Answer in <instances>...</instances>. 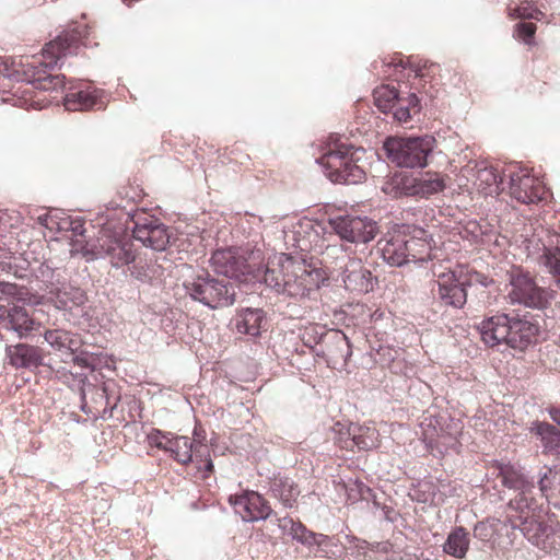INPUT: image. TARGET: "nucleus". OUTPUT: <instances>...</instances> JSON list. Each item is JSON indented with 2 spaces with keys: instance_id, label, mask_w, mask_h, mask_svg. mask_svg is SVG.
Returning a JSON list of instances; mask_svg holds the SVG:
<instances>
[{
  "instance_id": "f257e3e1",
  "label": "nucleus",
  "mask_w": 560,
  "mask_h": 560,
  "mask_svg": "<svg viewBox=\"0 0 560 560\" xmlns=\"http://www.w3.org/2000/svg\"><path fill=\"white\" fill-rule=\"evenodd\" d=\"M82 44L81 33L77 30L63 32L55 39L45 45L40 56L26 57L25 61L21 59V70L23 81H27L35 88L42 90H54L63 84V78L60 75H51L47 70L58 63V61L67 55L75 54Z\"/></svg>"
},
{
  "instance_id": "f03ea898",
  "label": "nucleus",
  "mask_w": 560,
  "mask_h": 560,
  "mask_svg": "<svg viewBox=\"0 0 560 560\" xmlns=\"http://www.w3.org/2000/svg\"><path fill=\"white\" fill-rule=\"evenodd\" d=\"M262 280L275 292L299 299L318 289L323 276L319 269L308 268L304 261L281 253L268 259Z\"/></svg>"
},
{
  "instance_id": "7ed1b4c3",
  "label": "nucleus",
  "mask_w": 560,
  "mask_h": 560,
  "mask_svg": "<svg viewBox=\"0 0 560 560\" xmlns=\"http://www.w3.org/2000/svg\"><path fill=\"white\" fill-rule=\"evenodd\" d=\"M478 329L488 346L505 343L520 351H524L533 345L539 331V327L532 316L505 313H499L482 320Z\"/></svg>"
},
{
  "instance_id": "20e7f679",
  "label": "nucleus",
  "mask_w": 560,
  "mask_h": 560,
  "mask_svg": "<svg viewBox=\"0 0 560 560\" xmlns=\"http://www.w3.org/2000/svg\"><path fill=\"white\" fill-rule=\"evenodd\" d=\"M186 294L202 305L218 310L235 303V284L226 278H218L206 270L184 281Z\"/></svg>"
},
{
  "instance_id": "39448f33",
  "label": "nucleus",
  "mask_w": 560,
  "mask_h": 560,
  "mask_svg": "<svg viewBox=\"0 0 560 560\" xmlns=\"http://www.w3.org/2000/svg\"><path fill=\"white\" fill-rule=\"evenodd\" d=\"M323 153L316 162L329 171L328 177L332 183L354 185L361 183L364 171L353 163V150L359 148L342 142H325Z\"/></svg>"
},
{
  "instance_id": "423d86ee",
  "label": "nucleus",
  "mask_w": 560,
  "mask_h": 560,
  "mask_svg": "<svg viewBox=\"0 0 560 560\" xmlns=\"http://www.w3.org/2000/svg\"><path fill=\"white\" fill-rule=\"evenodd\" d=\"M81 252L88 260L108 259L112 267L117 269L129 266L137 256L130 238L107 230L101 231L95 241L82 246Z\"/></svg>"
},
{
  "instance_id": "0eeeda50",
  "label": "nucleus",
  "mask_w": 560,
  "mask_h": 560,
  "mask_svg": "<svg viewBox=\"0 0 560 560\" xmlns=\"http://www.w3.org/2000/svg\"><path fill=\"white\" fill-rule=\"evenodd\" d=\"M345 248L342 245H329L325 250L326 259L336 258L334 270L339 272V277L345 285V289L364 294L373 291L377 283V278L372 275L371 270L365 267L361 259L342 255L339 259V254H342Z\"/></svg>"
},
{
  "instance_id": "6e6552de",
  "label": "nucleus",
  "mask_w": 560,
  "mask_h": 560,
  "mask_svg": "<svg viewBox=\"0 0 560 560\" xmlns=\"http://www.w3.org/2000/svg\"><path fill=\"white\" fill-rule=\"evenodd\" d=\"M436 280L432 282L431 293L434 300L443 306H450L460 310L467 303L468 289L472 285L474 276L468 272L448 270L446 272L434 273Z\"/></svg>"
},
{
  "instance_id": "1a4fd4ad",
  "label": "nucleus",
  "mask_w": 560,
  "mask_h": 560,
  "mask_svg": "<svg viewBox=\"0 0 560 560\" xmlns=\"http://www.w3.org/2000/svg\"><path fill=\"white\" fill-rule=\"evenodd\" d=\"M328 224L340 240L359 245L368 244L377 234V223L368 217L337 215L328 219Z\"/></svg>"
},
{
  "instance_id": "9d476101",
  "label": "nucleus",
  "mask_w": 560,
  "mask_h": 560,
  "mask_svg": "<svg viewBox=\"0 0 560 560\" xmlns=\"http://www.w3.org/2000/svg\"><path fill=\"white\" fill-rule=\"evenodd\" d=\"M503 175L510 179L509 192L515 200L529 205L544 198L545 189L540 182L518 163H512L503 168Z\"/></svg>"
},
{
  "instance_id": "9b49d317",
  "label": "nucleus",
  "mask_w": 560,
  "mask_h": 560,
  "mask_svg": "<svg viewBox=\"0 0 560 560\" xmlns=\"http://www.w3.org/2000/svg\"><path fill=\"white\" fill-rule=\"evenodd\" d=\"M133 222L132 236L145 247L156 252L165 250L171 241L168 228L159 219L144 212L128 213Z\"/></svg>"
},
{
  "instance_id": "f8f14e48",
  "label": "nucleus",
  "mask_w": 560,
  "mask_h": 560,
  "mask_svg": "<svg viewBox=\"0 0 560 560\" xmlns=\"http://www.w3.org/2000/svg\"><path fill=\"white\" fill-rule=\"evenodd\" d=\"M506 524L512 529H518L524 537L537 548L551 551L556 548V533L551 525L534 515H510Z\"/></svg>"
},
{
  "instance_id": "ddd939ff",
  "label": "nucleus",
  "mask_w": 560,
  "mask_h": 560,
  "mask_svg": "<svg viewBox=\"0 0 560 560\" xmlns=\"http://www.w3.org/2000/svg\"><path fill=\"white\" fill-rule=\"evenodd\" d=\"M511 290L509 298L512 303L523 304L526 307L542 310L547 306L550 293L538 287L528 273L512 272L510 277Z\"/></svg>"
},
{
  "instance_id": "4468645a",
  "label": "nucleus",
  "mask_w": 560,
  "mask_h": 560,
  "mask_svg": "<svg viewBox=\"0 0 560 560\" xmlns=\"http://www.w3.org/2000/svg\"><path fill=\"white\" fill-rule=\"evenodd\" d=\"M383 142L388 159L399 167H423L431 151L429 142Z\"/></svg>"
},
{
  "instance_id": "2eb2a0df",
  "label": "nucleus",
  "mask_w": 560,
  "mask_h": 560,
  "mask_svg": "<svg viewBox=\"0 0 560 560\" xmlns=\"http://www.w3.org/2000/svg\"><path fill=\"white\" fill-rule=\"evenodd\" d=\"M210 264L218 275H222L229 280H242L250 272L246 259L233 248L217 249L210 258Z\"/></svg>"
},
{
  "instance_id": "dca6fc26",
  "label": "nucleus",
  "mask_w": 560,
  "mask_h": 560,
  "mask_svg": "<svg viewBox=\"0 0 560 560\" xmlns=\"http://www.w3.org/2000/svg\"><path fill=\"white\" fill-rule=\"evenodd\" d=\"M230 504L245 522L266 520L271 514L267 501L255 491H245L242 494L230 495Z\"/></svg>"
},
{
  "instance_id": "f3484780",
  "label": "nucleus",
  "mask_w": 560,
  "mask_h": 560,
  "mask_svg": "<svg viewBox=\"0 0 560 560\" xmlns=\"http://www.w3.org/2000/svg\"><path fill=\"white\" fill-rule=\"evenodd\" d=\"M462 173L464 176H474L475 185L487 196L499 195L504 190L503 178L505 176L503 171L499 172L486 162L468 163L462 168Z\"/></svg>"
},
{
  "instance_id": "a211bd4d",
  "label": "nucleus",
  "mask_w": 560,
  "mask_h": 560,
  "mask_svg": "<svg viewBox=\"0 0 560 560\" xmlns=\"http://www.w3.org/2000/svg\"><path fill=\"white\" fill-rule=\"evenodd\" d=\"M318 342L324 346L322 355L326 358L328 363L343 366L352 354L347 335L339 329H331L322 334Z\"/></svg>"
},
{
  "instance_id": "6ab92c4d",
  "label": "nucleus",
  "mask_w": 560,
  "mask_h": 560,
  "mask_svg": "<svg viewBox=\"0 0 560 560\" xmlns=\"http://www.w3.org/2000/svg\"><path fill=\"white\" fill-rule=\"evenodd\" d=\"M5 358L15 369L34 371L43 365V351L36 346L18 343L5 347Z\"/></svg>"
},
{
  "instance_id": "aec40b11",
  "label": "nucleus",
  "mask_w": 560,
  "mask_h": 560,
  "mask_svg": "<svg viewBox=\"0 0 560 560\" xmlns=\"http://www.w3.org/2000/svg\"><path fill=\"white\" fill-rule=\"evenodd\" d=\"M404 234L408 245V258H412L411 261L423 262L432 259V236L424 229L419 226H406Z\"/></svg>"
},
{
  "instance_id": "412c9836",
  "label": "nucleus",
  "mask_w": 560,
  "mask_h": 560,
  "mask_svg": "<svg viewBox=\"0 0 560 560\" xmlns=\"http://www.w3.org/2000/svg\"><path fill=\"white\" fill-rule=\"evenodd\" d=\"M342 448L353 451H371L380 444V434L374 427L351 424V431H346Z\"/></svg>"
},
{
  "instance_id": "4be33fe9",
  "label": "nucleus",
  "mask_w": 560,
  "mask_h": 560,
  "mask_svg": "<svg viewBox=\"0 0 560 560\" xmlns=\"http://www.w3.org/2000/svg\"><path fill=\"white\" fill-rule=\"evenodd\" d=\"M52 302L56 308L60 311H72L74 307H80L88 301L86 293L78 288L66 282H60L58 285L51 287L49 290Z\"/></svg>"
},
{
  "instance_id": "5701e85b",
  "label": "nucleus",
  "mask_w": 560,
  "mask_h": 560,
  "mask_svg": "<svg viewBox=\"0 0 560 560\" xmlns=\"http://www.w3.org/2000/svg\"><path fill=\"white\" fill-rule=\"evenodd\" d=\"M488 472L493 477L500 478L504 487L514 491L529 487V483L533 482L521 468L510 463L493 462L489 466Z\"/></svg>"
},
{
  "instance_id": "b1692460",
  "label": "nucleus",
  "mask_w": 560,
  "mask_h": 560,
  "mask_svg": "<svg viewBox=\"0 0 560 560\" xmlns=\"http://www.w3.org/2000/svg\"><path fill=\"white\" fill-rule=\"evenodd\" d=\"M65 107L67 110H89L101 109L104 107V101L100 91L92 86L67 93L65 97Z\"/></svg>"
},
{
  "instance_id": "393cba45",
  "label": "nucleus",
  "mask_w": 560,
  "mask_h": 560,
  "mask_svg": "<svg viewBox=\"0 0 560 560\" xmlns=\"http://www.w3.org/2000/svg\"><path fill=\"white\" fill-rule=\"evenodd\" d=\"M408 245L405 240L404 230L385 242L381 248L383 259L390 266L401 267L411 262L408 258Z\"/></svg>"
},
{
  "instance_id": "a878e982",
  "label": "nucleus",
  "mask_w": 560,
  "mask_h": 560,
  "mask_svg": "<svg viewBox=\"0 0 560 560\" xmlns=\"http://www.w3.org/2000/svg\"><path fill=\"white\" fill-rule=\"evenodd\" d=\"M266 322L265 312L261 308H243L235 317V328L240 334L257 337Z\"/></svg>"
},
{
  "instance_id": "bb28decb",
  "label": "nucleus",
  "mask_w": 560,
  "mask_h": 560,
  "mask_svg": "<svg viewBox=\"0 0 560 560\" xmlns=\"http://www.w3.org/2000/svg\"><path fill=\"white\" fill-rule=\"evenodd\" d=\"M382 190L394 198L402 196L417 197V177L405 172L395 173L384 183Z\"/></svg>"
},
{
  "instance_id": "cd10ccee",
  "label": "nucleus",
  "mask_w": 560,
  "mask_h": 560,
  "mask_svg": "<svg viewBox=\"0 0 560 560\" xmlns=\"http://www.w3.org/2000/svg\"><path fill=\"white\" fill-rule=\"evenodd\" d=\"M278 526L283 533L306 546L320 545L325 538L324 535L308 530L302 523L295 522L291 517L278 518Z\"/></svg>"
},
{
  "instance_id": "c85d7f7f",
  "label": "nucleus",
  "mask_w": 560,
  "mask_h": 560,
  "mask_svg": "<svg viewBox=\"0 0 560 560\" xmlns=\"http://www.w3.org/2000/svg\"><path fill=\"white\" fill-rule=\"evenodd\" d=\"M470 538L468 530L463 526L453 528L443 544V551L456 559H464L469 550Z\"/></svg>"
},
{
  "instance_id": "c756f323",
  "label": "nucleus",
  "mask_w": 560,
  "mask_h": 560,
  "mask_svg": "<svg viewBox=\"0 0 560 560\" xmlns=\"http://www.w3.org/2000/svg\"><path fill=\"white\" fill-rule=\"evenodd\" d=\"M43 337L55 351L72 355L78 349V341L73 334L68 330L46 329Z\"/></svg>"
},
{
  "instance_id": "7c9ffc66",
  "label": "nucleus",
  "mask_w": 560,
  "mask_h": 560,
  "mask_svg": "<svg viewBox=\"0 0 560 560\" xmlns=\"http://www.w3.org/2000/svg\"><path fill=\"white\" fill-rule=\"evenodd\" d=\"M530 432L539 436L545 452L560 454V429L548 422L535 421Z\"/></svg>"
},
{
  "instance_id": "2f4dec72",
  "label": "nucleus",
  "mask_w": 560,
  "mask_h": 560,
  "mask_svg": "<svg viewBox=\"0 0 560 560\" xmlns=\"http://www.w3.org/2000/svg\"><path fill=\"white\" fill-rule=\"evenodd\" d=\"M538 483L539 490L548 503L560 509V469H547Z\"/></svg>"
},
{
  "instance_id": "473e14b6",
  "label": "nucleus",
  "mask_w": 560,
  "mask_h": 560,
  "mask_svg": "<svg viewBox=\"0 0 560 560\" xmlns=\"http://www.w3.org/2000/svg\"><path fill=\"white\" fill-rule=\"evenodd\" d=\"M535 489L534 482L529 487L516 490V494L509 501V509L515 511L517 515H534L538 504L533 495Z\"/></svg>"
},
{
  "instance_id": "72a5a7b5",
  "label": "nucleus",
  "mask_w": 560,
  "mask_h": 560,
  "mask_svg": "<svg viewBox=\"0 0 560 560\" xmlns=\"http://www.w3.org/2000/svg\"><path fill=\"white\" fill-rule=\"evenodd\" d=\"M171 455L178 463L184 465L190 463L192 460V455L196 457L199 455V448L194 445V442L190 441L187 436H175L171 441L170 451Z\"/></svg>"
},
{
  "instance_id": "f704fd0d",
  "label": "nucleus",
  "mask_w": 560,
  "mask_h": 560,
  "mask_svg": "<svg viewBox=\"0 0 560 560\" xmlns=\"http://www.w3.org/2000/svg\"><path fill=\"white\" fill-rule=\"evenodd\" d=\"M444 178L436 173H424L417 177V197L429 198L444 190Z\"/></svg>"
},
{
  "instance_id": "c9c22d12",
  "label": "nucleus",
  "mask_w": 560,
  "mask_h": 560,
  "mask_svg": "<svg viewBox=\"0 0 560 560\" xmlns=\"http://www.w3.org/2000/svg\"><path fill=\"white\" fill-rule=\"evenodd\" d=\"M272 495L279 499L284 506H292L300 491L294 482L284 477L275 478L270 486Z\"/></svg>"
},
{
  "instance_id": "e433bc0d",
  "label": "nucleus",
  "mask_w": 560,
  "mask_h": 560,
  "mask_svg": "<svg viewBox=\"0 0 560 560\" xmlns=\"http://www.w3.org/2000/svg\"><path fill=\"white\" fill-rule=\"evenodd\" d=\"M419 109V98L416 93H408L407 97H401L400 92L398 91L397 104L392 110L393 116L397 121H408L411 118V114L418 113Z\"/></svg>"
},
{
  "instance_id": "4c0bfd02",
  "label": "nucleus",
  "mask_w": 560,
  "mask_h": 560,
  "mask_svg": "<svg viewBox=\"0 0 560 560\" xmlns=\"http://www.w3.org/2000/svg\"><path fill=\"white\" fill-rule=\"evenodd\" d=\"M373 97L375 106L381 112H392L397 104L398 90L389 84H384L374 90Z\"/></svg>"
},
{
  "instance_id": "58836bf2",
  "label": "nucleus",
  "mask_w": 560,
  "mask_h": 560,
  "mask_svg": "<svg viewBox=\"0 0 560 560\" xmlns=\"http://www.w3.org/2000/svg\"><path fill=\"white\" fill-rule=\"evenodd\" d=\"M392 63L395 68L393 75H395L397 81L402 79L409 81L411 78L416 80L424 77L423 70L418 66L411 65L409 59L397 57L393 59Z\"/></svg>"
},
{
  "instance_id": "ea45409f",
  "label": "nucleus",
  "mask_w": 560,
  "mask_h": 560,
  "mask_svg": "<svg viewBox=\"0 0 560 560\" xmlns=\"http://www.w3.org/2000/svg\"><path fill=\"white\" fill-rule=\"evenodd\" d=\"M40 223L49 230H58V231H68L72 230L77 234H83V225L78 223L75 226H72V222L69 218H61L58 220L55 214H45L39 217Z\"/></svg>"
},
{
  "instance_id": "a19ab883",
  "label": "nucleus",
  "mask_w": 560,
  "mask_h": 560,
  "mask_svg": "<svg viewBox=\"0 0 560 560\" xmlns=\"http://www.w3.org/2000/svg\"><path fill=\"white\" fill-rule=\"evenodd\" d=\"M499 520H487L478 522L474 526V536L482 542H490L498 532Z\"/></svg>"
},
{
  "instance_id": "79ce46f5",
  "label": "nucleus",
  "mask_w": 560,
  "mask_h": 560,
  "mask_svg": "<svg viewBox=\"0 0 560 560\" xmlns=\"http://www.w3.org/2000/svg\"><path fill=\"white\" fill-rule=\"evenodd\" d=\"M540 259L560 285V248H545Z\"/></svg>"
},
{
  "instance_id": "37998d69",
  "label": "nucleus",
  "mask_w": 560,
  "mask_h": 560,
  "mask_svg": "<svg viewBox=\"0 0 560 560\" xmlns=\"http://www.w3.org/2000/svg\"><path fill=\"white\" fill-rule=\"evenodd\" d=\"M348 498L351 501H357V497L353 494V491H357L359 499L369 501L370 499H373L374 505H378V502L376 500L375 494H373L372 489L368 487L364 482L355 480L351 483H349L346 488Z\"/></svg>"
},
{
  "instance_id": "c03bdc74",
  "label": "nucleus",
  "mask_w": 560,
  "mask_h": 560,
  "mask_svg": "<svg viewBox=\"0 0 560 560\" xmlns=\"http://www.w3.org/2000/svg\"><path fill=\"white\" fill-rule=\"evenodd\" d=\"M132 266L129 267V270H130V276L132 278H135L136 280L142 282V283H148L152 280L153 278V275H154V268L153 267H150L149 265H147L145 262L143 261H133L131 262Z\"/></svg>"
},
{
  "instance_id": "a18cd8bd",
  "label": "nucleus",
  "mask_w": 560,
  "mask_h": 560,
  "mask_svg": "<svg viewBox=\"0 0 560 560\" xmlns=\"http://www.w3.org/2000/svg\"><path fill=\"white\" fill-rule=\"evenodd\" d=\"M173 438H171V433H164L158 429L152 430L148 434V442L151 446H155L166 452L170 451V444Z\"/></svg>"
},
{
  "instance_id": "49530a36",
  "label": "nucleus",
  "mask_w": 560,
  "mask_h": 560,
  "mask_svg": "<svg viewBox=\"0 0 560 560\" xmlns=\"http://www.w3.org/2000/svg\"><path fill=\"white\" fill-rule=\"evenodd\" d=\"M537 26L533 22H521L516 25L515 35L518 39L523 40L526 45L534 44V36Z\"/></svg>"
},
{
  "instance_id": "de8ad7c7",
  "label": "nucleus",
  "mask_w": 560,
  "mask_h": 560,
  "mask_svg": "<svg viewBox=\"0 0 560 560\" xmlns=\"http://www.w3.org/2000/svg\"><path fill=\"white\" fill-rule=\"evenodd\" d=\"M37 277L46 283L48 290H50L51 287L58 285L60 283L59 273H56V271L47 264L40 265Z\"/></svg>"
},
{
  "instance_id": "09e8293b",
  "label": "nucleus",
  "mask_w": 560,
  "mask_h": 560,
  "mask_svg": "<svg viewBox=\"0 0 560 560\" xmlns=\"http://www.w3.org/2000/svg\"><path fill=\"white\" fill-rule=\"evenodd\" d=\"M25 82H26V86L22 91L23 100H24L23 104L26 105V104L30 103L31 106L39 105V108H43V105H40V103L44 102V97H42L43 93L42 92H37V93H34V95H32L33 94L32 89H37V90H40V91H43V90L38 89V88H35L34 85H32L27 81H25Z\"/></svg>"
},
{
  "instance_id": "8fccbe9b",
  "label": "nucleus",
  "mask_w": 560,
  "mask_h": 560,
  "mask_svg": "<svg viewBox=\"0 0 560 560\" xmlns=\"http://www.w3.org/2000/svg\"><path fill=\"white\" fill-rule=\"evenodd\" d=\"M312 229H313V224L311 222H306V223L300 224L299 230L293 231L294 240L296 242L295 246L302 252L308 250V248L311 246V242L306 237H304V236L300 237V236L302 233H306L308 230H312Z\"/></svg>"
},
{
  "instance_id": "3c124183",
  "label": "nucleus",
  "mask_w": 560,
  "mask_h": 560,
  "mask_svg": "<svg viewBox=\"0 0 560 560\" xmlns=\"http://www.w3.org/2000/svg\"><path fill=\"white\" fill-rule=\"evenodd\" d=\"M331 431L334 433V441L335 443L342 448V440L347 438L345 434L346 431H351V425L347 427L340 422H336L335 425L331 428Z\"/></svg>"
},
{
  "instance_id": "603ef678",
  "label": "nucleus",
  "mask_w": 560,
  "mask_h": 560,
  "mask_svg": "<svg viewBox=\"0 0 560 560\" xmlns=\"http://www.w3.org/2000/svg\"><path fill=\"white\" fill-rule=\"evenodd\" d=\"M194 436V445L199 448V455L202 456L205 451L207 450V446L203 444V440L206 439L205 432L199 430L198 428H195Z\"/></svg>"
},
{
  "instance_id": "864d4df0",
  "label": "nucleus",
  "mask_w": 560,
  "mask_h": 560,
  "mask_svg": "<svg viewBox=\"0 0 560 560\" xmlns=\"http://www.w3.org/2000/svg\"><path fill=\"white\" fill-rule=\"evenodd\" d=\"M550 419L560 428V405L547 409Z\"/></svg>"
},
{
  "instance_id": "5fc2aeb1",
  "label": "nucleus",
  "mask_w": 560,
  "mask_h": 560,
  "mask_svg": "<svg viewBox=\"0 0 560 560\" xmlns=\"http://www.w3.org/2000/svg\"><path fill=\"white\" fill-rule=\"evenodd\" d=\"M382 510H383L385 520H387L389 522L395 521V516L393 515V514H395V511L393 509H390L388 506H383Z\"/></svg>"
},
{
  "instance_id": "6e6d98bb",
  "label": "nucleus",
  "mask_w": 560,
  "mask_h": 560,
  "mask_svg": "<svg viewBox=\"0 0 560 560\" xmlns=\"http://www.w3.org/2000/svg\"><path fill=\"white\" fill-rule=\"evenodd\" d=\"M385 140L392 141V140H422V139L420 137L402 138V137H396V136H388L385 138Z\"/></svg>"
},
{
  "instance_id": "4d7b16f0",
  "label": "nucleus",
  "mask_w": 560,
  "mask_h": 560,
  "mask_svg": "<svg viewBox=\"0 0 560 560\" xmlns=\"http://www.w3.org/2000/svg\"><path fill=\"white\" fill-rule=\"evenodd\" d=\"M510 11H513V14L517 15V16H522L525 14V8L523 7H515V8H510L509 9Z\"/></svg>"
},
{
  "instance_id": "13d9d810",
  "label": "nucleus",
  "mask_w": 560,
  "mask_h": 560,
  "mask_svg": "<svg viewBox=\"0 0 560 560\" xmlns=\"http://www.w3.org/2000/svg\"><path fill=\"white\" fill-rule=\"evenodd\" d=\"M205 470L207 472H211L213 470V463L210 458L206 459L205 462Z\"/></svg>"
},
{
  "instance_id": "bf43d9fd",
  "label": "nucleus",
  "mask_w": 560,
  "mask_h": 560,
  "mask_svg": "<svg viewBox=\"0 0 560 560\" xmlns=\"http://www.w3.org/2000/svg\"><path fill=\"white\" fill-rule=\"evenodd\" d=\"M353 494H354L357 498H359V495H358L357 491H353ZM359 500H360V499H357V501H359Z\"/></svg>"
}]
</instances>
